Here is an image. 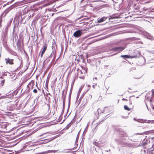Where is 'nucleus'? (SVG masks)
Masks as SVG:
<instances>
[{
    "label": "nucleus",
    "instance_id": "29",
    "mask_svg": "<svg viewBox=\"0 0 154 154\" xmlns=\"http://www.w3.org/2000/svg\"><path fill=\"white\" fill-rule=\"evenodd\" d=\"M92 97V96L91 95V97Z\"/></svg>",
    "mask_w": 154,
    "mask_h": 154
},
{
    "label": "nucleus",
    "instance_id": "18",
    "mask_svg": "<svg viewBox=\"0 0 154 154\" xmlns=\"http://www.w3.org/2000/svg\"><path fill=\"white\" fill-rule=\"evenodd\" d=\"M128 136L127 135V134H126V133H125V134H121L120 135V137H127Z\"/></svg>",
    "mask_w": 154,
    "mask_h": 154
},
{
    "label": "nucleus",
    "instance_id": "8",
    "mask_svg": "<svg viewBox=\"0 0 154 154\" xmlns=\"http://www.w3.org/2000/svg\"><path fill=\"white\" fill-rule=\"evenodd\" d=\"M22 45H23V41L21 42L18 40L17 43V47L19 49H20L22 48Z\"/></svg>",
    "mask_w": 154,
    "mask_h": 154
},
{
    "label": "nucleus",
    "instance_id": "20",
    "mask_svg": "<svg viewBox=\"0 0 154 154\" xmlns=\"http://www.w3.org/2000/svg\"><path fill=\"white\" fill-rule=\"evenodd\" d=\"M152 96H154V90H152Z\"/></svg>",
    "mask_w": 154,
    "mask_h": 154
},
{
    "label": "nucleus",
    "instance_id": "10",
    "mask_svg": "<svg viewBox=\"0 0 154 154\" xmlns=\"http://www.w3.org/2000/svg\"><path fill=\"white\" fill-rule=\"evenodd\" d=\"M107 17H102L100 19L98 20L97 21V22L98 23H100L101 22H102L103 21H105V20H106L107 19Z\"/></svg>",
    "mask_w": 154,
    "mask_h": 154
},
{
    "label": "nucleus",
    "instance_id": "1",
    "mask_svg": "<svg viewBox=\"0 0 154 154\" xmlns=\"http://www.w3.org/2000/svg\"><path fill=\"white\" fill-rule=\"evenodd\" d=\"M135 99L136 98L132 96L126 97L125 98H123L122 100L127 101L126 103L127 105L124 106V109L128 111H130L133 109L134 106L133 105V103L135 102Z\"/></svg>",
    "mask_w": 154,
    "mask_h": 154
},
{
    "label": "nucleus",
    "instance_id": "24",
    "mask_svg": "<svg viewBox=\"0 0 154 154\" xmlns=\"http://www.w3.org/2000/svg\"><path fill=\"white\" fill-rule=\"evenodd\" d=\"M148 100H149L150 101V102H152V99H151V98H150V99H148Z\"/></svg>",
    "mask_w": 154,
    "mask_h": 154
},
{
    "label": "nucleus",
    "instance_id": "25",
    "mask_svg": "<svg viewBox=\"0 0 154 154\" xmlns=\"http://www.w3.org/2000/svg\"><path fill=\"white\" fill-rule=\"evenodd\" d=\"M83 96H84L83 95L82 96H81L80 97V99H80V100H81V99H82V98L83 97Z\"/></svg>",
    "mask_w": 154,
    "mask_h": 154
},
{
    "label": "nucleus",
    "instance_id": "13",
    "mask_svg": "<svg viewBox=\"0 0 154 154\" xmlns=\"http://www.w3.org/2000/svg\"><path fill=\"white\" fill-rule=\"evenodd\" d=\"M10 10L11 9H10L9 8L6 9L4 12L5 13V15H6Z\"/></svg>",
    "mask_w": 154,
    "mask_h": 154
},
{
    "label": "nucleus",
    "instance_id": "14",
    "mask_svg": "<svg viewBox=\"0 0 154 154\" xmlns=\"http://www.w3.org/2000/svg\"><path fill=\"white\" fill-rule=\"evenodd\" d=\"M85 87L86 88V92H88L90 89V88L91 87V86L90 85H88L87 86H86Z\"/></svg>",
    "mask_w": 154,
    "mask_h": 154
},
{
    "label": "nucleus",
    "instance_id": "26",
    "mask_svg": "<svg viewBox=\"0 0 154 154\" xmlns=\"http://www.w3.org/2000/svg\"><path fill=\"white\" fill-rule=\"evenodd\" d=\"M52 54H51L49 56V57L50 58H51V57H52Z\"/></svg>",
    "mask_w": 154,
    "mask_h": 154
},
{
    "label": "nucleus",
    "instance_id": "7",
    "mask_svg": "<svg viewBox=\"0 0 154 154\" xmlns=\"http://www.w3.org/2000/svg\"><path fill=\"white\" fill-rule=\"evenodd\" d=\"M125 48L123 47H117L114 48L113 50L115 51H118L120 52L123 50Z\"/></svg>",
    "mask_w": 154,
    "mask_h": 154
},
{
    "label": "nucleus",
    "instance_id": "16",
    "mask_svg": "<svg viewBox=\"0 0 154 154\" xmlns=\"http://www.w3.org/2000/svg\"><path fill=\"white\" fill-rule=\"evenodd\" d=\"M2 16L0 17V28L2 27Z\"/></svg>",
    "mask_w": 154,
    "mask_h": 154
},
{
    "label": "nucleus",
    "instance_id": "30",
    "mask_svg": "<svg viewBox=\"0 0 154 154\" xmlns=\"http://www.w3.org/2000/svg\"><path fill=\"white\" fill-rule=\"evenodd\" d=\"M153 123H154V121H153Z\"/></svg>",
    "mask_w": 154,
    "mask_h": 154
},
{
    "label": "nucleus",
    "instance_id": "28",
    "mask_svg": "<svg viewBox=\"0 0 154 154\" xmlns=\"http://www.w3.org/2000/svg\"><path fill=\"white\" fill-rule=\"evenodd\" d=\"M146 99H148V97H146Z\"/></svg>",
    "mask_w": 154,
    "mask_h": 154
},
{
    "label": "nucleus",
    "instance_id": "22",
    "mask_svg": "<svg viewBox=\"0 0 154 154\" xmlns=\"http://www.w3.org/2000/svg\"><path fill=\"white\" fill-rule=\"evenodd\" d=\"M63 106H64L65 105V100H63Z\"/></svg>",
    "mask_w": 154,
    "mask_h": 154
},
{
    "label": "nucleus",
    "instance_id": "5",
    "mask_svg": "<svg viewBox=\"0 0 154 154\" xmlns=\"http://www.w3.org/2000/svg\"><path fill=\"white\" fill-rule=\"evenodd\" d=\"M5 63L6 64H9L10 65H13L14 64V60L12 59H10L9 58L5 59Z\"/></svg>",
    "mask_w": 154,
    "mask_h": 154
},
{
    "label": "nucleus",
    "instance_id": "15",
    "mask_svg": "<svg viewBox=\"0 0 154 154\" xmlns=\"http://www.w3.org/2000/svg\"><path fill=\"white\" fill-rule=\"evenodd\" d=\"M29 85L30 86H31V89H32L33 88H34V86H35V84L34 82H31L29 84Z\"/></svg>",
    "mask_w": 154,
    "mask_h": 154
},
{
    "label": "nucleus",
    "instance_id": "21",
    "mask_svg": "<svg viewBox=\"0 0 154 154\" xmlns=\"http://www.w3.org/2000/svg\"><path fill=\"white\" fill-rule=\"evenodd\" d=\"M33 92H34V93H37V90L36 89H34L33 90Z\"/></svg>",
    "mask_w": 154,
    "mask_h": 154
},
{
    "label": "nucleus",
    "instance_id": "11",
    "mask_svg": "<svg viewBox=\"0 0 154 154\" xmlns=\"http://www.w3.org/2000/svg\"><path fill=\"white\" fill-rule=\"evenodd\" d=\"M5 80L4 79H2V80H0V86H2L4 85L5 83Z\"/></svg>",
    "mask_w": 154,
    "mask_h": 154
},
{
    "label": "nucleus",
    "instance_id": "9",
    "mask_svg": "<svg viewBox=\"0 0 154 154\" xmlns=\"http://www.w3.org/2000/svg\"><path fill=\"white\" fill-rule=\"evenodd\" d=\"M75 122V119H73L67 125L66 127V129H68L69 127Z\"/></svg>",
    "mask_w": 154,
    "mask_h": 154
},
{
    "label": "nucleus",
    "instance_id": "3",
    "mask_svg": "<svg viewBox=\"0 0 154 154\" xmlns=\"http://www.w3.org/2000/svg\"><path fill=\"white\" fill-rule=\"evenodd\" d=\"M47 47L48 45L47 44H45L44 45L43 47L40 52V54H41V57H42L44 54L47 50Z\"/></svg>",
    "mask_w": 154,
    "mask_h": 154
},
{
    "label": "nucleus",
    "instance_id": "19",
    "mask_svg": "<svg viewBox=\"0 0 154 154\" xmlns=\"http://www.w3.org/2000/svg\"><path fill=\"white\" fill-rule=\"evenodd\" d=\"M17 61L19 63V65H20V64L21 63V61L20 60V59H18Z\"/></svg>",
    "mask_w": 154,
    "mask_h": 154
},
{
    "label": "nucleus",
    "instance_id": "17",
    "mask_svg": "<svg viewBox=\"0 0 154 154\" xmlns=\"http://www.w3.org/2000/svg\"><path fill=\"white\" fill-rule=\"evenodd\" d=\"M153 121V120L151 121V120H145V122L146 123H152V122Z\"/></svg>",
    "mask_w": 154,
    "mask_h": 154
},
{
    "label": "nucleus",
    "instance_id": "2",
    "mask_svg": "<svg viewBox=\"0 0 154 154\" xmlns=\"http://www.w3.org/2000/svg\"><path fill=\"white\" fill-rule=\"evenodd\" d=\"M77 76L80 79H84L85 78L84 74L85 73L87 72V69L82 68V69H80L78 68L77 69Z\"/></svg>",
    "mask_w": 154,
    "mask_h": 154
},
{
    "label": "nucleus",
    "instance_id": "6",
    "mask_svg": "<svg viewBox=\"0 0 154 154\" xmlns=\"http://www.w3.org/2000/svg\"><path fill=\"white\" fill-rule=\"evenodd\" d=\"M121 57L123 58H136L137 57V56L134 55V56H130L128 55H122L121 56Z\"/></svg>",
    "mask_w": 154,
    "mask_h": 154
},
{
    "label": "nucleus",
    "instance_id": "27",
    "mask_svg": "<svg viewBox=\"0 0 154 154\" xmlns=\"http://www.w3.org/2000/svg\"><path fill=\"white\" fill-rule=\"evenodd\" d=\"M152 108V109L154 110V106H153Z\"/></svg>",
    "mask_w": 154,
    "mask_h": 154
},
{
    "label": "nucleus",
    "instance_id": "23",
    "mask_svg": "<svg viewBox=\"0 0 154 154\" xmlns=\"http://www.w3.org/2000/svg\"><path fill=\"white\" fill-rule=\"evenodd\" d=\"M143 9L144 11H146L147 10V8H143Z\"/></svg>",
    "mask_w": 154,
    "mask_h": 154
},
{
    "label": "nucleus",
    "instance_id": "12",
    "mask_svg": "<svg viewBox=\"0 0 154 154\" xmlns=\"http://www.w3.org/2000/svg\"><path fill=\"white\" fill-rule=\"evenodd\" d=\"M147 144V143L146 142L145 140H143L142 142L140 143L141 146H144L146 145Z\"/></svg>",
    "mask_w": 154,
    "mask_h": 154
},
{
    "label": "nucleus",
    "instance_id": "4",
    "mask_svg": "<svg viewBox=\"0 0 154 154\" xmlns=\"http://www.w3.org/2000/svg\"><path fill=\"white\" fill-rule=\"evenodd\" d=\"M82 30H78L73 33V36L75 37H79L81 36L82 34Z\"/></svg>",
    "mask_w": 154,
    "mask_h": 154
}]
</instances>
